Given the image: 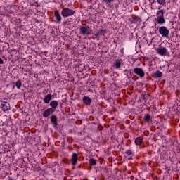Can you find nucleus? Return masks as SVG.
I'll list each match as a JSON object with an SVG mask.
<instances>
[{"mask_svg": "<svg viewBox=\"0 0 180 180\" xmlns=\"http://www.w3.org/2000/svg\"><path fill=\"white\" fill-rule=\"evenodd\" d=\"M63 18H69V16H74L75 15V11L70 9L68 8H64L61 11Z\"/></svg>", "mask_w": 180, "mask_h": 180, "instance_id": "1", "label": "nucleus"}, {"mask_svg": "<svg viewBox=\"0 0 180 180\" xmlns=\"http://www.w3.org/2000/svg\"><path fill=\"white\" fill-rule=\"evenodd\" d=\"M157 15H158L156 18L158 25H164V23H165V19L164 18V10L158 11Z\"/></svg>", "mask_w": 180, "mask_h": 180, "instance_id": "2", "label": "nucleus"}, {"mask_svg": "<svg viewBox=\"0 0 180 180\" xmlns=\"http://www.w3.org/2000/svg\"><path fill=\"white\" fill-rule=\"evenodd\" d=\"M156 53L158 54H159V56H168V49H167V48L165 47H159L158 49H156Z\"/></svg>", "mask_w": 180, "mask_h": 180, "instance_id": "3", "label": "nucleus"}, {"mask_svg": "<svg viewBox=\"0 0 180 180\" xmlns=\"http://www.w3.org/2000/svg\"><path fill=\"white\" fill-rule=\"evenodd\" d=\"M159 33L162 37H168V34H169V30L167 29V27L162 26L159 28Z\"/></svg>", "mask_w": 180, "mask_h": 180, "instance_id": "4", "label": "nucleus"}, {"mask_svg": "<svg viewBox=\"0 0 180 180\" xmlns=\"http://www.w3.org/2000/svg\"><path fill=\"white\" fill-rule=\"evenodd\" d=\"M134 72L136 75H139V77H140V78H143L146 75V73L144 72V70H143V69H141V68H134Z\"/></svg>", "mask_w": 180, "mask_h": 180, "instance_id": "5", "label": "nucleus"}, {"mask_svg": "<svg viewBox=\"0 0 180 180\" xmlns=\"http://www.w3.org/2000/svg\"><path fill=\"white\" fill-rule=\"evenodd\" d=\"M80 34H91V32L89 31V27L82 26L79 28Z\"/></svg>", "mask_w": 180, "mask_h": 180, "instance_id": "6", "label": "nucleus"}, {"mask_svg": "<svg viewBox=\"0 0 180 180\" xmlns=\"http://www.w3.org/2000/svg\"><path fill=\"white\" fill-rule=\"evenodd\" d=\"M0 108L1 110H3L4 112H6L9 110V109H11V104H9V103L6 101H4L1 104Z\"/></svg>", "mask_w": 180, "mask_h": 180, "instance_id": "7", "label": "nucleus"}, {"mask_svg": "<svg viewBox=\"0 0 180 180\" xmlns=\"http://www.w3.org/2000/svg\"><path fill=\"white\" fill-rule=\"evenodd\" d=\"M122 63L123 60H122V58L117 59L113 63V67L115 68V70H119L120 67H122Z\"/></svg>", "mask_w": 180, "mask_h": 180, "instance_id": "8", "label": "nucleus"}, {"mask_svg": "<svg viewBox=\"0 0 180 180\" xmlns=\"http://www.w3.org/2000/svg\"><path fill=\"white\" fill-rule=\"evenodd\" d=\"M50 106H51L50 108L52 109V110H53L54 112H56V109L58 108V101L56 100L51 101Z\"/></svg>", "mask_w": 180, "mask_h": 180, "instance_id": "9", "label": "nucleus"}, {"mask_svg": "<svg viewBox=\"0 0 180 180\" xmlns=\"http://www.w3.org/2000/svg\"><path fill=\"white\" fill-rule=\"evenodd\" d=\"M54 110L51 108H48L46 109L44 112H43V117H49L52 113H54Z\"/></svg>", "mask_w": 180, "mask_h": 180, "instance_id": "10", "label": "nucleus"}, {"mask_svg": "<svg viewBox=\"0 0 180 180\" xmlns=\"http://www.w3.org/2000/svg\"><path fill=\"white\" fill-rule=\"evenodd\" d=\"M82 101L84 105H87V106H91V103H92V100L91 99V98L86 96L83 97Z\"/></svg>", "mask_w": 180, "mask_h": 180, "instance_id": "11", "label": "nucleus"}, {"mask_svg": "<svg viewBox=\"0 0 180 180\" xmlns=\"http://www.w3.org/2000/svg\"><path fill=\"white\" fill-rule=\"evenodd\" d=\"M55 18L56 20V23H60L61 22V15H60V11L58 10L55 11Z\"/></svg>", "mask_w": 180, "mask_h": 180, "instance_id": "12", "label": "nucleus"}, {"mask_svg": "<svg viewBox=\"0 0 180 180\" xmlns=\"http://www.w3.org/2000/svg\"><path fill=\"white\" fill-rule=\"evenodd\" d=\"M51 122L53 124V127H57L58 126V124L57 123V116L56 115H53L51 117Z\"/></svg>", "mask_w": 180, "mask_h": 180, "instance_id": "13", "label": "nucleus"}, {"mask_svg": "<svg viewBox=\"0 0 180 180\" xmlns=\"http://www.w3.org/2000/svg\"><path fill=\"white\" fill-rule=\"evenodd\" d=\"M72 165H77V161H78V155L73 153L71 158Z\"/></svg>", "mask_w": 180, "mask_h": 180, "instance_id": "14", "label": "nucleus"}, {"mask_svg": "<svg viewBox=\"0 0 180 180\" xmlns=\"http://www.w3.org/2000/svg\"><path fill=\"white\" fill-rule=\"evenodd\" d=\"M133 20L131 22V23H137L138 22H141V18L139 16L132 15Z\"/></svg>", "mask_w": 180, "mask_h": 180, "instance_id": "15", "label": "nucleus"}, {"mask_svg": "<svg viewBox=\"0 0 180 180\" xmlns=\"http://www.w3.org/2000/svg\"><path fill=\"white\" fill-rule=\"evenodd\" d=\"M153 78H160L162 77V72H160V70L156 71L152 75Z\"/></svg>", "mask_w": 180, "mask_h": 180, "instance_id": "16", "label": "nucleus"}, {"mask_svg": "<svg viewBox=\"0 0 180 180\" xmlns=\"http://www.w3.org/2000/svg\"><path fill=\"white\" fill-rule=\"evenodd\" d=\"M51 94H49L44 98V103H50V101H51Z\"/></svg>", "mask_w": 180, "mask_h": 180, "instance_id": "17", "label": "nucleus"}, {"mask_svg": "<svg viewBox=\"0 0 180 180\" xmlns=\"http://www.w3.org/2000/svg\"><path fill=\"white\" fill-rule=\"evenodd\" d=\"M151 115H150L149 113H147L146 115H145L144 117H143V120L144 122H146V123H150V122H151Z\"/></svg>", "mask_w": 180, "mask_h": 180, "instance_id": "18", "label": "nucleus"}, {"mask_svg": "<svg viewBox=\"0 0 180 180\" xmlns=\"http://www.w3.org/2000/svg\"><path fill=\"white\" fill-rule=\"evenodd\" d=\"M135 144L136 146H141L143 144V139L141 137H137L135 139Z\"/></svg>", "mask_w": 180, "mask_h": 180, "instance_id": "19", "label": "nucleus"}, {"mask_svg": "<svg viewBox=\"0 0 180 180\" xmlns=\"http://www.w3.org/2000/svg\"><path fill=\"white\" fill-rule=\"evenodd\" d=\"M15 86L18 88V89H20V86H22V81H20V79H18L15 82Z\"/></svg>", "mask_w": 180, "mask_h": 180, "instance_id": "20", "label": "nucleus"}, {"mask_svg": "<svg viewBox=\"0 0 180 180\" xmlns=\"http://www.w3.org/2000/svg\"><path fill=\"white\" fill-rule=\"evenodd\" d=\"M89 162L90 165H91V166L96 165V160H95L94 158L90 159L89 160Z\"/></svg>", "mask_w": 180, "mask_h": 180, "instance_id": "21", "label": "nucleus"}, {"mask_svg": "<svg viewBox=\"0 0 180 180\" xmlns=\"http://www.w3.org/2000/svg\"><path fill=\"white\" fill-rule=\"evenodd\" d=\"M98 34H103L105 33H108V31H106V30H102V29H100L98 30Z\"/></svg>", "mask_w": 180, "mask_h": 180, "instance_id": "22", "label": "nucleus"}, {"mask_svg": "<svg viewBox=\"0 0 180 180\" xmlns=\"http://www.w3.org/2000/svg\"><path fill=\"white\" fill-rule=\"evenodd\" d=\"M158 4H159V5H165L166 4V1L165 0H156Z\"/></svg>", "mask_w": 180, "mask_h": 180, "instance_id": "23", "label": "nucleus"}, {"mask_svg": "<svg viewBox=\"0 0 180 180\" xmlns=\"http://www.w3.org/2000/svg\"><path fill=\"white\" fill-rule=\"evenodd\" d=\"M125 154H127V155H131V154H133V152L131 150H128L125 152Z\"/></svg>", "mask_w": 180, "mask_h": 180, "instance_id": "24", "label": "nucleus"}, {"mask_svg": "<svg viewBox=\"0 0 180 180\" xmlns=\"http://www.w3.org/2000/svg\"><path fill=\"white\" fill-rule=\"evenodd\" d=\"M115 0H103V2H105V4H110L111 2H113Z\"/></svg>", "mask_w": 180, "mask_h": 180, "instance_id": "25", "label": "nucleus"}, {"mask_svg": "<svg viewBox=\"0 0 180 180\" xmlns=\"http://www.w3.org/2000/svg\"><path fill=\"white\" fill-rule=\"evenodd\" d=\"M120 53H121V54H122V56L124 55V48L121 49Z\"/></svg>", "mask_w": 180, "mask_h": 180, "instance_id": "26", "label": "nucleus"}, {"mask_svg": "<svg viewBox=\"0 0 180 180\" xmlns=\"http://www.w3.org/2000/svg\"><path fill=\"white\" fill-rule=\"evenodd\" d=\"M100 161L101 162H103V161H105V159H103V158H100Z\"/></svg>", "mask_w": 180, "mask_h": 180, "instance_id": "27", "label": "nucleus"}, {"mask_svg": "<svg viewBox=\"0 0 180 180\" xmlns=\"http://www.w3.org/2000/svg\"><path fill=\"white\" fill-rule=\"evenodd\" d=\"M0 64H4V60H2V58H0Z\"/></svg>", "mask_w": 180, "mask_h": 180, "instance_id": "28", "label": "nucleus"}, {"mask_svg": "<svg viewBox=\"0 0 180 180\" xmlns=\"http://www.w3.org/2000/svg\"><path fill=\"white\" fill-rule=\"evenodd\" d=\"M96 37H98V36H101L99 32H98L96 34H95Z\"/></svg>", "mask_w": 180, "mask_h": 180, "instance_id": "29", "label": "nucleus"}, {"mask_svg": "<svg viewBox=\"0 0 180 180\" xmlns=\"http://www.w3.org/2000/svg\"><path fill=\"white\" fill-rule=\"evenodd\" d=\"M143 101H146V96H143Z\"/></svg>", "mask_w": 180, "mask_h": 180, "instance_id": "30", "label": "nucleus"}, {"mask_svg": "<svg viewBox=\"0 0 180 180\" xmlns=\"http://www.w3.org/2000/svg\"><path fill=\"white\" fill-rule=\"evenodd\" d=\"M132 158H129V160H131Z\"/></svg>", "mask_w": 180, "mask_h": 180, "instance_id": "31", "label": "nucleus"}]
</instances>
